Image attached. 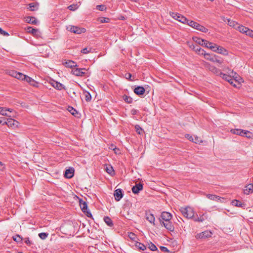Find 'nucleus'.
Wrapping results in <instances>:
<instances>
[{"mask_svg": "<svg viewBox=\"0 0 253 253\" xmlns=\"http://www.w3.org/2000/svg\"><path fill=\"white\" fill-rule=\"evenodd\" d=\"M180 211L182 215L187 218L192 219L194 215V210L190 207L181 208Z\"/></svg>", "mask_w": 253, "mask_h": 253, "instance_id": "1", "label": "nucleus"}, {"mask_svg": "<svg viewBox=\"0 0 253 253\" xmlns=\"http://www.w3.org/2000/svg\"><path fill=\"white\" fill-rule=\"evenodd\" d=\"M187 24L190 26V27L203 33H207L208 31V29L207 28L205 27L202 25H201L199 23L193 20H189V21L188 22V23Z\"/></svg>", "mask_w": 253, "mask_h": 253, "instance_id": "2", "label": "nucleus"}, {"mask_svg": "<svg viewBox=\"0 0 253 253\" xmlns=\"http://www.w3.org/2000/svg\"><path fill=\"white\" fill-rule=\"evenodd\" d=\"M231 132L233 134L240 135L241 136H246L247 138H251L252 133L248 130H245L242 129H231Z\"/></svg>", "mask_w": 253, "mask_h": 253, "instance_id": "3", "label": "nucleus"}, {"mask_svg": "<svg viewBox=\"0 0 253 253\" xmlns=\"http://www.w3.org/2000/svg\"><path fill=\"white\" fill-rule=\"evenodd\" d=\"M169 15L175 20H176L183 24H187L189 21L188 19L179 13L170 11L169 12Z\"/></svg>", "mask_w": 253, "mask_h": 253, "instance_id": "4", "label": "nucleus"}, {"mask_svg": "<svg viewBox=\"0 0 253 253\" xmlns=\"http://www.w3.org/2000/svg\"><path fill=\"white\" fill-rule=\"evenodd\" d=\"M80 206L84 213H86V215L87 217H90L92 216V214L89 211H87V205L86 203L83 200H80Z\"/></svg>", "mask_w": 253, "mask_h": 253, "instance_id": "5", "label": "nucleus"}, {"mask_svg": "<svg viewBox=\"0 0 253 253\" xmlns=\"http://www.w3.org/2000/svg\"><path fill=\"white\" fill-rule=\"evenodd\" d=\"M161 218L159 219L160 223H162V221L168 222L170 221L172 218L171 214L167 211H163L161 213Z\"/></svg>", "mask_w": 253, "mask_h": 253, "instance_id": "6", "label": "nucleus"}, {"mask_svg": "<svg viewBox=\"0 0 253 253\" xmlns=\"http://www.w3.org/2000/svg\"><path fill=\"white\" fill-rule=\"evenodd\" d=\"M18 122L11 118L6 119V121L3 122V125H6L9 127L15 128L17 127Z\"/></svg>", "mask_w": 253, "mask_h": 253, "instance_id": "7", "label": "nucleus"}, {"mask_svg": "<svg viewBox=\"0 0 253 253\" xmlns=\"http://www.w3.org/2000/svg\"><path fill=\"white\" fill-rule=\"evenodd\" d=\"M212 233L209 231H205L201 233H198L196 235L197 239H206L211 237Z\"/></svg>", "mask_w": 253, "mask_h": 253, "instance_id": "8", "label": "nucleus"}, {"mask_svg": "<svg viewBox=\"0 0 253 253\" xmlns=\"http://www.w3.org/2000/svg\"><path fill=\"white\" fill-rule=\"evenodd\" d=\"M50 84L54 88L57 90H61L63 89H65V87L63 84L54 80L50 81Z\"/></svg>", "mask_w": 253, "mask_h": 253, "instance_id": "9", "label": "nucleus"}, {"mask_svg": "<svg viewBox=\"0 0 253 253\" xmlns=\"http://www.w3.org/2000/svg\"><path fill=\"white\" fill-rule=\"evenodd\" d=\"M86 70L85 68H74L72 72L73 74L76 76L82 77L85 74V72L84 71Z\"/></svg>", "mask_w": 253, "mask_h": 253, "instance_id": "10", "label": "nucleus"}, {"mask_svg": "<svg viewBox=\"0 0 253 253\" xmlns=\"http://www.w3.org/2000/svg\"><path fill=\"white\" fill-rule=\"evenodd\" d=\"M161 224L163 225L167 230L170 232H172L174 230V226L171 221H169L168 222L162 221V223H161Z\"/></svg>", "mask_w": 253, "mask_h": 253, "instance_id": "11", "label": "nucleus"}, {"mask_svg": "<svg viewBox=\"0 0 253 253\" xmlns=\"http://www.w3.org/2000/svg\"><path fill=\"white\" fill-rule=\"evenodd\" d=\"M70 31L74 33L80 34L84 33L85 29L84 28H80L78 27L73 26L70 28Z\"/></svg>", "mask_w": 253, "mask_h": 253, "instance_id": "12", "label": "nucleus"}, {"mask_svg": "<svg viewBox=\"0 0 253 253\" xmlns=\"http://www.w3.org/2000/svg\"><path fill=\"white\" fill-rule=\"evenodd\" d=\"M114 196L116 201H119L123 196L122 190L121 189H117L115 190Z\"/></svg>", "mask_w": 253, "mask_h": 253, "instance_id": "13", "label": "nucleus"}, {"mask_svg": "<svg viewBox=\"0 0 253 253\" xmlns=\"http://www.w3.org/2000/svg\"><path fill=\"white\" fill-rule=\"evenodd\" d=\"M143 189V184L141 183L136 184L132 188V191L134 194H138Z\"/></svg>", "mask_w": 253, "mask_h": 253, "instance_id": "14", "label": "nucleus"}, {"mask_svg": "<svg viewBox=\"0 0 253 253\" xmlns=\"http://www.w3.org/2000/svg\"><path fill=\"white\" fill-rule=\"evenodd\" d=\"M244 192L246 195L253 193V184H249L247 185L244 189Z\"/></svg>", "mask_w": 253, "mask_h": 253, "instance_id": "15", "label": "nucleus"}, {"mask_svg": "<svg viewBox=\"0 0 253 253\" xmlns=\"http://www.w3.org/2000/svg\"><path fill=\"white\" fill-rule=\"evenodd\" d=\"M145 90L143 86H138L135 87L134 89V92L138 95H143L145 93Z\"/></svg>", "mask_w": 253, "mask_h": 253, "instance_id": "16", "label": "nucleus"}, {"mask_svg": "<svg viewBox=\"0 0 253 253\" xmlns=\"http://www.w3.org/2000/svg\"><path fill=\"white\" fill-rule=\"evenodd\" d=\"M28 9L32 11L37 10L39 8V4L37 2H33L28 4Z\"/></svg>", "mask_w": 253, "mask_h": 253, "instance_id": "17", "label": "nucleus"}, {"mask_svg": "<svg viewBox=\"0 0 253 253\" xmlns=\"http://www.w3.org/2000/svg\"><path fill=\"white\" fill-rule=\"evenodd\" d=\"M146 218L151 223H152L153 225H155V218L153 214L150 212H146Z\"/></svg>", "mask_w": 253, "mask_h": 253, "instance_id": "18", "label": "nucleus"}, {"mask_svg": "<svg viewBox=\"0 0 253 253\" xmlns=\"http://www.w3.org/2000/svg\"><path fill=\"white\" fill-rule=\"evenodd\" d=\"M63 64L65 65V67L71 68L76 67L78 66L76 63L72 60H67L65 61L63 63Z\"/></svg>", "mask_w": 253, "mask_h": 253, "instance_id": "19", "label": "nucleus"}, {"mask_svg": "<svg viewBox=\"0 0 253 253\" xmlns=\"http://www.w3.org/2000/svg\"><path fill=\"white\" fill-rule=\"evenodd\" d=\"M26 82L28 83L30 85L34 86V87H38L39 83L35 81L34 79L31 78V77L28 76L26 78V79L25 80Z\"/></svg>", "mask_w": 253, "mask_h": 253, "instance_id": "20", "label": "nucleus"}, {"mask_svg": "<svg viewBox=\"0 0 253 253\" xmlns=\"http://www.w3.org/2000/svg\"><path fill=\"white\" fill-rule=\"evenodd\" d=\"M74 169H66L64 174L65 177L68 178H71L74 176Z\"/></svg>", "mask_w": 253, "mask_h": 253, "instance_id": "21", "label": "nucleus"}, {"mask_svg": "<svg viewBox=\"0 0 253 253\" xmlns=\"http://www.w3.org/2000/svg\"><path fill=\"white\" fill-rule=\"evenodd\" d=\"M26 31L28 33H31L34 36H38L39 33V30L37 29L33 28L31 27H28L26 29Z\"/></svg>", "mask_w": 253, "mask_h": 253, "instance_id": "22", "label": "nucleus"}, {"mask_svg": "<svg viewBox=\"0 0 253 253\" xmlns=\"http://www.w3.org/2000/svg\"><path fill=\"white\" fill-rule=\"evenodd\" d=\"M25 21L28 23L35 25L38 23L37 19L34 17L28 16L25 18Z\"/></svg>", "mask_w": 253, "mask_h": 253, "instance_id": "23", "label": "nucleus"}, {"mask_svg": "<svg viewBox=\"0 0 253 253\" xmlns=\"http://www.w3.org/2000/svg\"><path fill=\"white\" fill-rule=\"evenodd\" d=\"M0 114L8 117H14V115H9L6 113V108L4 107H0Z\"/></svg>", "mask_w": 253, "mask_h": 253, "instance_id": "24", "label": "nucleus"}, {"mask_svg": "<svg viewBox=\"0 0 253 253\" xmlns=\"http://www.w3.org/2000/svg\"><path fill=\"white\" fill-rule=\"evenodd\" d=\"M216 52L220 54H222L224 55H227L228 54L227 50L223 48V47L218 46L217 48H216Z\"/></svg>", "mask_w": 253, "mask_h": 253, "instance_id": "25", "label": "nucleus"}, {"mask_svg": "<svg viewBox=\"0 0 253 253\" xmlns=\"http://www.w3.org/2000/svg\"><path fill=\"white\" fill-rule=\"evenodd\" d=\"M232 205L237 207H244L245 206L244 203H242L239 200H234L232 202Z\"/></svg>", "mask_w": 253, "mask_h": 253, "instance_id": "26", "label": "nucleus"}, {"mask_svg": "<svg viewBox=\"0 0 253 253\" xmlns=\"http://www.w3.org/2000/svg\"><path fill=\"white\" fill-rule=\"evenodd\" d=\"M104 221L106 224L110 227L113 225V223L112 219L109 216H105L104 217Z\"/></svg>", "mask_w": 253, "mask_h": 253, "instance_id": "27", "label": "nucleus"}, {"mask_svg": "<svg viewBox=\"0 0 253 253\" xmlns=\"http://www.w3.org/2000/svg\"><path fill=\"white\" fill-rule=\"evenodd\" d=\"M207 197L211 200L215 201H217L221 198L220 197H219L218 196H216L215 195H212V194H207Z\"/></svg>", "mask_w": 253, "mask_h": 253, "instance_id": "28", "label": "nucleus"}, {"mask_svg": "<svg viewBox=\"0 0 253 253\" xmlns=\"http://www.w3.org/2000/svg\"><path fill=\"white\" fill-rule=\"evenodd\" d=\"M193 41L196 43H197L200 45H203V44H204V43L205 42L204 40L199 38H198V37H193Z\"/></svg>", "mask_w": 253, "mask_h": 253, "instance_id": "29", "label": "nucleus"}, {"mask_svg": "<svg viewBox=\"0 0 253 253\" xmlns=\"http://www.w3.org/2000/svg\"><path fill=\"white\" fill-rule=\"evenodd\" d=\"M228 25L235 29H237V26H239L236 22L230 19L228 20Z\"/></svg>", "mask_w": 253, "mask_h": 253, "instance_id": "30", "label": "nucleus"}, {"mask_svg": "<svg viewBox=\"0 0 253 253\" xmlns=\"http://www.w3.org/2000/svg\"><path fill=\"white\" fill-rule=\"evenodd\" d=\"M194 221L196 222H203L205 219L204 218V214H203L201 217H198L197 215L196 217L193 216V217L192 218Z\"/></svg>", "mask_w": 253, "mask_h": 253, "instance_id": "31", "label": "nucleus"}, {"mask_svg": "<svg viewBox=\"0 0 253 253\" xmlns=\"http://www.w3.org/2000/svg\"><path fill=\"white\" fill-rule=\"evenodd\" d=\"M135 246L138 248L140 250L144 251L146 249V247L143 244L136 242Z\"/></svg>", "mask_w": 253, "mask_h": 253, "instance_id": "32", "label": "nucleus"}, {"mask_svg": "<svg viewBox=\"0 0 253 253\" xmlns=\"http://www.w3.org/2000/svg\"><path fill=\"white\" fill-rule=\"evenodd\" d=\"M206 59H207L208 60H209L210 61H212L213 62H217L218 63H220L221 64L222 62V61L221 59H218L216 57H215V56H212L211 58H209L208 57H206Z\"/></svg>", "mask_w": 253, "mask_h": 253, "instance_id": "33", "label": "nucleus"}, {"mask_svg": "<svg viewBox=\"0 0 253 253\" xmlns=\"http://www.w3.org/2000/svg\"><path fill=\"white\" fill-rule=\"evenodd\" d=\"M68 110L70 112L73 116H77V115L78 114V112L76 109L71 106H69L68 108Z\"/></svg>", "mask_w": 253, "mask_h": 253, "instance_id": "34", "label": "nucleus"}, {"mask_svg": "<svg viewBox=\"0 0 253 253\" xmlns=\"http://www.w3.org/2000/svg\"><path fill=\"white\" fill-rule=\"evenodd\" d=\"M28 77V76L25 75L23 74L22 73H21L20 72L18 73V74L16 77V79L18 80H21L22 81L23 80H26V78Z\"/></svg>", "mask_w": 253, "mask_h": 253, "instance_id": "35", "label": "nucleus"}, {"mask_svg": "<svg viewBox=\"0 0 253 253\" xmlns=\"http://www.w3.org/2000/svg\"><path fill=\"white\" fill-rule=\"evenodd\" d=\"M105 170L110 175H112L114 173V171L113 169V167H111V166H106Z\"/></svg>", "mask_w": 253, "mask_h": 253, "instance_id": "36", "label": "nucleus"}, {"mask_svg": "<svg viewBox=\"0 0 253 253\" xmlns=\"http://www.w3.org/2000/svg\"><path fill=\"white\" fill-rule=\"evenodd\" d=\"M92 50V48L90 47H87L85 48H83L81 50V53L83 54H87L90 52H91V51Z\"/></svg>", "mask_w": 253, "mask_h": 253, "instance_id": "37", "label": "nucleus"}, {"mask_svg": "<svg viewBox=\"0 0 253 253\" xmlns=\"http://www.w3.org/2000/svg\"><path fill=\"white\" fill-rule=\"evenodd\" d=\"M85 99L87 102H89L91 99V95L89 92L85 91L84 93Z\"/></svg>", "mask_w": 253, "mask_h": 253, "instance_id": "38", "label": "nucleus"}, {"mask_svg": "<svg viewBox=\"0 0 253 253\" xmlns=\"http://www.w3.org/2000/svg\"><path fill=\"white\" fill-rule=\"evenodd\" d=\"M238 30L242 33H246L247 27H244L242 25L237 26Z\"/></svg>", "mask_w": 253, "mask_h": 253, "instance_id": "39", "label": "nucleus"}, {"mask_svg": "<svg viewBox=\"0 0 253 253\" xmlns=\"http://www.w3.org/2000/svg\"><path fill=\"white\" fill-rule=\"evenodd\" d=\"M218 46L212 42L211 43H209V48L212 50L213 51L216 52V48H217Z\"/></svg>", "mask_w": 253, "mask_h": 253, "instance_id": "40", "label": "nucleus"}, {"mask_svg": "<svg viewBox=\"0 0 253 253\" xmlns=\"http://www.w3.org/2000/svg\"><path fill=\"white\" fill-rule=\"evenodd\" d=\"M123 99L126 103H131L132 102V98L126 95H124L123 96Z\"/></svg>", "mask_w": 253, "mask_h": 253, "instance_id": "41", "label": "nucleus"}, {"mask_svg": "<svg viewBox=\"0 0 253 253\" xmlns=\"http://www.w3.org/2000/svg\"><path fill=\"white\" fill-rule=\"evenodd\" d=\"M149 249L152 251H157L158 249L156 245H155L153 243H150V244H149Z\"/></svg>", "mask_w": 253, "mask_h": 253, "instance_id": "42", "label": "nucleus"}, {"mask_svg": "<svg viewBox=\"0 0 253 253\" xmlns=\"http://www.w3.org/2000/svg\"><path fill=\"white\" fill-rule=\"evenodd\" d=\"M136 131L139 134H141L143 133V129L139 125H136L135 126Z\"/></svg>", "mask_w": 253, "mask_h": 253, "instance_id": "43", "label": "nucleus"}, {"mask_svg": "<svg viewBox=\"0 0 253 253\" xmlns=\"http://www.w3.org/2000/svg\"><path fill=\"white\" fill-rule=\"evenodd\" d=\"M13 239L16 242H20L22 241V238L19 235L17 234L15 237H13Z\"/></svg>", "mask_w": 253, "mask_h": 253, "instance_id": "44", "label": "nucleus"}, {"mask_svg": "<svg viewBox=\"0 0 253 253\" xmlns=\"http://www.w3.org/2000/svg\"><path fill=\"white\" fill-rule=\"evenodd\" d=\"M78 7V6L77 4H71L70 5H69L68 7V8L70 10H72V11H74L76 9H77Z\"/></svg>", "mask_w": 253, "mask_h": 253, "instance_id": "45", "label": "nucleus"}, {"mask_svg": "<svg viewBox=\"0 0 253 253\" xmlns=\"http://www.w3.org/2000/svg\"><path fill=\"white\" fill-rule=\"evenodd\" d=\"M131 77H132L131 74L129 73H126L125 74V78L128 81H133V79H131Z\"/></svg>", "mask_w": 253, "mask_h": 253, "instance_id": "46", "label": "nucleus"}, {"mask_svg": "<svg viewBox=\"0 0 253 253\" xmlns=\"http://www.w3.org/2000/svg\"><path fill=\"white\" fill-rule=\"evenodd\" d=\"M128 236L131 240L135 241L136 239V235L132 232L129 233Z\"/></svg>", "mask_w": 253, "mask_h": 253, "instance_id": "47", "label": "nucleus"}, {"mask_svg": "<svg viewBox=\"0 0 253 253\" xmlns=\"http://www.w3.org/2000/svg\"><path fill=\"white\" fill-rule=\"evenodd\" d=\"M48 234L46 233H41L39 234L40 238L42 240H44L47 238Z\"/></svg>", "mask_w": 253, "mask_h": 253, "instance_id": "48", "label": "nucleus"}, {"mask_svg": "<svg viewBox=\"0 0 253 253\" xmlns=\"http://www.w3.org/2000/svg\"><path fill=\"white\" fill-rule=\"evenodd\" d=\"M246 35L253 38V31L247 28Z\"/></svg>", "mask_w": 253, "mask_h": 253, "instance_id": "49", "label": "nucleus"}, {"mask_svg": "<svg viewBox=\"0 0 253 253\" xmlns=\"http://www.w3.org/2000/svg\"><path fill=\"white\" fill-rule=\"evenodd\" d=\"M105 8L106 7L104 5H98L96 6V9L100 11H103Z\"/></svg>", "mask_w": 253, "mask_h": 253, "instance_id": "50", "label": "nucleus"}, {"mask_svg": "<svg viewBox=\"0 0 253 253\" xmlns=\"http://www.w3.org/2000/svg\"><path fill=\"white\" fill-rule=\"evenodd\" d=\"M222 78L225 80L228 81L229 80L231 79L232 78L231 76H229L226 74H222Z\"/></svg>", "mask_w": 253, "mask_h": 253, "instance_id": "51", "label": "nucleus"}, {"mask_svg": "<svg viewBox=\"0 0 253 253\" xmlns=\"http://www.w3.org/2000/svg\"><path fill=\"white\" fill-rule=\"evenodd\" d=\"M198 54H201V55H204L205 57H206L207 56H210L209 54H206L205 53V51L204 49H202V48H201V50L198 52Z\"/></svg>", "mask_w": 253, "mask_h": 253, "instance_id": "52", "label": "nucleus"}, {"mask_svg": "<svg viewBox=\"0 0 253 253\" xmlns=\"http://www.w3.org/2000/svg\"><path fill=\"white\" fill-rule=\"evenodd\" d=\"M9 73H10V74H9L10 75L16 78V77H17V75L18 72L15 71H11Z\"/></svg>", "mask_w": 253, "mask_h": 253, "instance_id": "53", "label": "nucleus"}, {"mask_svg": "<svg viewBox=\"0 0 253 253\" xmlns=\"http://www.w3.org/2000/svg\"><path fill=\"white\" fill-rule=\"evenodd\" d=\"M160 249L162 252H165V253H169V251L168 250V249L164 246H161Z\"/></svg>", "mask_w": 253, "mask_h": 253, "instance_id": "54", "label": "nucleus"}, {"mask_svg": "<svg viewBox=\"0 0 253 253\" xmlns=\"http://www.w3.org/2000/svg\"><path fill=\"white\" fill-rule=\"evenodd\" d=\"M228 82L231 84H232L234 86H236V85L235 84H234V83H236L237 82L236 80H235L234 79L231 78V79L229 80V81H228Z\"/></svg>", "mask_w": 253, "mask_h": 253, "instance_id": "55", "label": "nucleus"}, {"mask_svg": "<svg viewBox=\"0 0 253 253\" xmlns=\"http://www.w3.org/2000/svg\"><path fill=\"white\" fill-rule=\"evenodd\" d=\"M228 82L231 84H232L234 86H236V85L235 84H234V83H236L237 82L236 80H235L234 79L231 78V79L229 80V81H228Z\"/></svg>", "mask_w": 253, "mask_h": 253, "instance_id": "56", "label": "nucleus"}, {"mask_svg": "<svg viewBox=\"0 0 253 253\" xmlns=\"http://www.w3.org/2000/svg\"><path fill=\"white\" fill-rule=\"evenodd\" d=\"M228 82L231 84H232L234 86H236V85L235 84H234V83H236L237 82L236 80H235L234 79L231 78V79L229 80V81H228Z\"/></svg>", "mask_w": 253, "mask_h": 253, "instance_id": "57", "label": "nucleus"}, {"mask_svg": "<svg viewBox=\"0 0 253 253\" xmlns=\"http://www.w3.org/2000/svg\"><path fill=\"white\" fill-rule=\"evenodd\" d=\"M185 137L190 141H192V142L194 141L193 136L190 135V134H186Z\"/></svg>", "mask_w": 253, "mask_h": 253, "instance_id": "58", "label": "nucleus"}, {"mask_svg": "<svg viewBox=\"0 0 253 253\" xmlns=\"http://www.w3.org/2000/svg\"><path fill=\"white\" fill-rule=\"evenodd\" d=\"M201 48L198 45L193 46V49L198 53L199 52V51H200Z\"/></svg>", "mask_w": 253, "mask_h": 253, "instance_id": "59", "label": "nucleus"}, {"mask_svg": "<svg viewBox=\"0 0 253 253\" xmlns=\"http://www.w3.org/2000/svg\"><path fill=\"white\" fill-rule=\"evenodd\" d=\"M205 43L203 44L202 46H205L206 47L209 48V43H211V42H209L206 40H205Z\"/></svg>", "mask_w": 253, "mask_h": 253, "instance_id": "60", "label": "nucleus"}, {"mask_svg": "<svg viewBox=\"0 0 253 253\" xmlns=\"http://www.w3.org/2000/svg\"><path fill=\"white\" fill-rule=\"evenodd\" d=\"M5 169L4 165L0 162V170L3 171Z\"/></svg>", "mask_w": 253, "mask_h": 253, "instance_id": "61", "label": "nucleus"}, {"mask_svg": "<svg viewBox=\"0 0 253 253\" xmlns=\"http://www.w3.org/2000/svg\"><path fill=\"white\" fill-rule=\"evenodd\" d=\"M138 112V111L135 109H133L131 110V113L132 115H136Z\"/></svg>", "mask_w": 253, "mask_h": 253, "instance_id": "62", "label": "nucleus"}, {"mask_svg": "<svg viewBox=\"0 0 253 253\" xmlns=\"http://www.w3.org/2000/svg\"><path fill=\"white\" fill-rule=\"evenodd\" d=\"M1 35L4 36H9L8 33L7 32H6V31H3Z\"/></svg>", "mask_w": 253, "mask_h": 253, "instance_id": "63", "label": "nucleus"}, {"mask_svg": "<svg viewBox=\"0 0 253 253\" xmlns=\"http://www.w3.org/2000/svg\"><path fill=\"white\" fill-rule=\"evenodd\" d=\"M1 35L4 36H9L8 33L7 32H6V31H3Z\"/></svg>", "mask_w": 253, "mask_h": 253, "instance_id": "64", "label": "nucleus"}]
</instances>
